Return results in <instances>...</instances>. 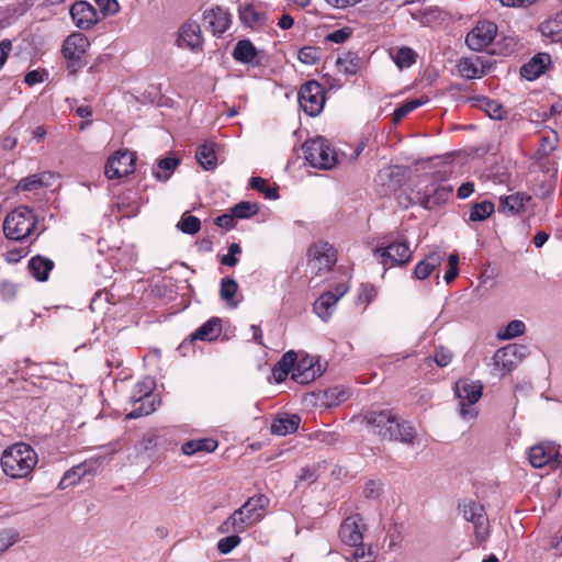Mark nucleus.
Here are the masks:
<instances>
[{"instance_id": "63", "label": "nucleus", "mask_w": 562, "mask_h": 562, "mask_svg": "<svg viewBox=\"0 0 562 562\" xmlns=\"http://www.w3.org/2000/svg\"><path fill=\"white\" fill-rule=\"evenodd\" d=\"M317 477L318 475L315 467H304L301 469L299 474V481L306 482L307 484L315 482Z\"/></svg>"}, {"instance_id": "12", "label": "nucleus", "mask_w": 562, "mask_h": 562, "mask_svg": "<svg viewBox=\"0 0 562 562\" xmlns=\"http://www.w3.org/2000/svg\"><path fill=\"white\" fill-rule=\"evenodd\" d=\"M497 25L490 21H483L470 31L465 43L470 49L481 52L486 48L495 38Z\"/></svg>"}, {"instance_id": "46", "label": "nucleus", "mask_w": 562, "mask_h": 562, "mask_svg": "<svg viewBox=\"0 0 562 562\" xmlns=\"http://www.w3.org/2000/svg\"><path fill=\"white\" fill-rule=\"evenodd\" d=\"M177 227L184 234L194 235L201 228V221L196 216L183 214Z\"/></svg>"}, {"instance_id": "47", "label": "nucleus", "mask_w": 562, "mask_h": 562, "mask_svg": "<svg viewBox=\"0 0 562 562\" xmlns=\"http://www.w3.org/2000/svg\"><path fill=\"white\" fill-rule=\"evenodd\" d=\"M426 100L422 99H415V100H408L401 104L398 108L395 109L393 113V120L394 122H400L403 120L408 113L416 110L420 105L425 104Z\"/></svg>"}, {"instance_id": "39", "label": "nucleus", "mask_w": 562, "mask_h": 562, "mask_svg": "<svg viewBox=\"0 0 562 562\" xmlns=\"http://www.w3.org/2000/svg\"><path fill=\"white\" fill-rule=\"evenodd\" d=\"M238 288V283L232 278H224L221 281L220 295L229 307L236 308L240 303V300H235Z\"/></svg>"}, {"instance_id": "1", "label": "nucleus", "mask_w": 562, "mask_h": 562, "mask_svg": "<svg viewBox=\"0 0 562 562\" xmlns=\"http://www.w3.org/2000/svg\"><path fill=\"white\" fill-rule=\"evenodd\" d=\"M362 418L370 430L382 440L413 445L416 439L414 427L407 422H400L389 409L369 411L362 415Z\"/></svg>"}, {"instance_id": "4", "label": "nucleus", "mask_w": 562, "mask_h": 562, "mask_svg": "<svg viewBox=\"0 0 562 562\" xmlns=\"http://www.w3.org/2000/svg\"><path fill=\"white\" fill-rule=\"evenodd\" d=\"M453 389L459 400V414L461 418L467 422L474 420L479 415L475 404L482 397L483 384L481 381L460 379L456 382Z\"/></svg>"}, {"instance_id": "26", "label": "nucleus", "mask_w": 562, "mask_h": 562, "mask_svg": "<svg viewBox=\"0 0 562 562\" xmlns=\"http://www.w3.org/2000/svg\"><path fill=\"white\" fill-rule=\"evenodd\" d=\"M221 331L222 326L220 318L212 317L190 335V340L212 341L218 337Z\"/></svg>"}, {"instance_id": "27", "label": "nucleus", "mask_w": 562, "mask_h": 562, "mask_svg": "<svg viewBox=\"0 0 562 562\" xmlns=\"http://www.w3.org/2000/svg\"><path fill=\"white\" fill-rule=\"evenodd\" d=\"M337 303L338 300L337 296H334V292L326 291L314 302L313 311L324 322H328Z\"/></svg>"}, {"instance_id": "35", "label": "nucleus", "mask_w": 562, "mask_h": 562, "mask_svg": "<svg viewBox=\"0 0 562 562\" xmlns=\"http://www.w3.org/2000/svg\"><path fill=\"white\" fill-rule=\"evenodd\" d=\"M233 57L243 64H252L257 57V49L249 40H240L234 47Z\"/></svg>"}, {"instance_id": "13", "label": "nucleus", "mask_w": 562, "mask_h": 562, "mask_svg": "<svg viewBox=\"0 0 562 562\" xmlns=\"http://www.w3.org/2000/svg\"><path fill=\"white\" fill-rule=\"evenodd\" d=\"M364 525L359 514L348 516L342 520L339 528L340 540L350 547H357L363 541Z\"/></svg>"}, {"instance_id": "58", "label": "nucleus", "mask_w": 562, "mask_h": 562, "mask_svg": "<svg viewBox=\"0 0 562 562\" xmlns=\"http://www.w3.org/2000/svg\"><path fill=\"white\" fill-rule=\"evenodd\" d=\"M241 252L238 244L233 243L228 247V252L221 258V263L227 267H235L238 263L237 255Z\"/></svg>"}, {"instance_id": "22", "label": "nucleus", "mask_w": 562, "mask_h": 562, "mask_svg": "<svg viewBox=\"0 0 562 562\" xmlns=\"http://www.w3.org/2000/svg\"><path fill=\"white\" fill-rule=\"evenodd\" d=\"M453 189L451 186L427 187L423 199V206L432 209L436 205L447 203L452 196Z\"/></svg>"}, {"instance_id": "18", "label": "nucleus", "mask_w": 562, "mask_h": 562, "mask_svg": "<svg viewBox=\"0 0 562 562\" xmlns=\"http://www.w3.org/2000/svg\"><path fill=\"white\" fill-rule=\"evenodd\" d=\"M89 47V41L82 33H72L63 43L61 53L67 60H80Z\"/></svg>"}, {"instance_id": "16", "label": "nucleus", "mask_w": 562, "mask_h": 562, "mask_svg": "<svg viewBox=\"0 0 562 562\" xmlns=\"http://www.w3.org/2000/svg\"><path fill=\"white\" fill-rule=\"evenodd\" d=\"M446 252L439 248L431 250L423 260H420L413 270V278L416 280H426L445 261Z\"/></svg>"}, {"instance_id": "57", "label": "nucleus", "mask_w": 562, "mask_h": 562, "mask_svg": "<svg viewBox=\"0 0 562 562\" xmlns=\"http://www.w3.org/2000/svg\"><path fill=\"white\" fill-rule=\"evenodd\" d=\"M43 186V181L40 175H32L23 178L18 183V190L21 191H33Z\"/></svg>"}, {"instance_id": "21", "label": "nucleus", "mask_w": 562, "mask_h": 562, "mask_svg": "<svg viewBox=\"0 0 562 562\" xmlns=\"http://www.w3.org/2000/svg\"><path fill=\"white\" fill-rule=\"evenodd\" d=\"M255 525L256 524L250 518H248L246 512L239 507L221 524L218 530L222 533H241Z\"/></svg>"}, {"instance_id": "23", "label": "nucleus", "mask_w": 562, "mask_h": 562, "mask_svg": "<svg viewBox=\"0 0 562 562\" xmlns=\"http://www.w3.org/2000/svg\"><path fill=\"white\" fill-rule=\"evenodd\" d=\"M55 263L52 259L36 255L29 260L27 269L32 277L38 282H45L54 269Z\"/></svg>"}, {"instance_id": "34", "label": "nucleus", "mask_w": 562, "mask_h": 562, "mask_svg": "<svg viewBox=\"0 0 562 562\" xmlns=\"http://www.w3.org/2000/svg\"><path fill=\"white\" fill-rule=\"evenodd\" d=\"M218 443L213 438L193 439L184 442L181 447L183 454L192 456L196 452H213Z\"/></svg>"}, {"instance_id": "15", "label": "nucleus", "mask_w": 562, "mask_h": 562, "mask_svg": "<svg viewBox=\"0 0 562 562\" xmlns=\"http://www.w3.org/2000/svg\"><path fill=\"white\" fill-rule=\"evenodd\" d=\"M559 457V446L554 442H540L532 446L528 452V459L533 468L541 469L550 463H555Z\"/></svg>"}, {"instance_id": "64", "label": "nucleus", "mask_w": 562, "mask_h": 562, "mask_svg": "<svg viewBox=\"0 0 562 562\" xmlns=\"http://www.w3.org/2000/svg\"><path fill=\"white\" fill-rule=\"evenodd\" d=\"M236 216L231 211V214H222L215 218V225L225 229H232L235 226Z\"/></svg>"}, {"instance_id": "49", "label": "nucleus", "mask_w": 562, "mask_h": 562, "mask_svg": "<svg viewBox=\"0 0 562 562\" xmlns=\"http://www.w3.org/2000/svg\"><path fill=\"white\" fill-rule=\"evenodd\" d=\"M236 218H249L256 215L259 211L258 205L256 203L250 202H239L231 210Z\"/></svg>"}, {"instance_id": "3", "label": "nucleus", "mask_w": 562, "mask_h": 562, "mask_svg": "<svg viewBox=\"0 0 562 562\" xmlns=\"http://www.w3.org/2000/svg\"><path fill=\"white\" fill-rule=\"evenodd\" d=\"M37 228V216L27 206H18L3 221V234L9 240L20 244H33L41 232Z\"/></svg>"}, {"instance_id": "59", "label": "nucleus", "mask_w": 562, "mask_h": 562, "mask_svg": "<svg viewBox=\"0 0 562 562\" xmlns=\"http://www.w3.org/2000/svg\"><path fill=\"white\" fill-rule=\"evenodd\" d=\"M350 35H351V30L349 27H342V29H338V30L327 34L325 40L327 42L341 44L346 40H348Z\"/></svg>"}, {"instance_id": "5", "label": "nucleus", "mask_w": 562, "mask_h": 562, "mask_svg": "<svg viewBox=\"0 0 562 562\" xmlns=\"http://www.w3.org/2000/svg\"><path fill=\"white\" fill-rule=\"evenodd\" d=\"M305 160L314 168L330 169L337 162V156L328 140L322 136L307 139L302 146Z\"/></svg>"}, {"instance_id": "17", "label": "nucleus", "mask_w": 562, "mask_h": 562, "mask_svg": "<svg viewBox=\"0 0 562 562\" xmlns=\"http://www.w3.org/2000/svg\"><path fill=\"white\" fill-rule=\"evenodd\" d=\"M70 15L74 24L81 30H89L97 23V12L86 1H78L70 8Z\"/></svg>"}, {"instance_id": "32", "label": "nucleus", "mask_w": 562, "mask_h": 562, "mask_svg": "<svg viewBox=\"0 0 562 562\" xmlns=\"http://www.w3.org/2000/svg\"><path fill=\"white\" fill-rule=\"evenodd\" d=\"M180 165V159L175 156L164 157L157 160L153 168V176L160 181H167Z\"/></svg>"}, {"instance_id": "20", "label": "nucleus", "mask_w": 562, "mask_h": 562, "mask_svg": "<svg viewBox=\"0 0 562 562\" xmlns=\"http://www.w3.org/2000/svg\"><path fill=\"white\" fill-rule=\"evenodd\" d=\"M551 64V56L547 53L536 54L528 63L520 68V75L532 81L539 78Z\"/></svg>"}, {"instance_id": "61", "label": "nucleus", "mask_w": 562, "mask_h": 562, "mask_svg": "<svg viewBox=\"0 0 562 562\" xmlns=\"http://www.w3.org/2000/svg\"><path fill=\"white\" fill-rule=\"evenodd\" d=\"M155 411V406L151 402H143L137 408L133 409L127 417L138 418L151 414Z\"/></svg>"}, {"instance_id": "25", "label": "nucleus", "mask_w": 562, "mask_h": 562, "mask_svg": "<svg viewBox=\"0 0 562 562\" xmlns=\"http://www.w3.org/2000/svg\"><path fill=\"white\" fill-rule=\"evenodd\" d=\"M530 201V196L526 193H515L499 198L498 212L507 215H516L520 213L526 203Z\"/></svg>"}, {"instance_id": "48", "label": "nucleus", "mask_w": 562, "mask_h": 562, "mask_svg": "<svg viewBox=\"0 0 562 562\" xmlns=\"http://www.w3.org/2000/svg\"><path fill=\"white\" fill-rule=\"evenodd\" d=\"M481 106L484 108L486 114L494 120H502L505 114V110L501 103L495 100L484 98L481 100Z\"/></svg>"}, {"instance_id": "62", "label": "nucleus", "mask_w": 562, "mask_h": 562, "mask_svg": "<svg viewBox=\"0 0 562 562\" xmlns=\"http://www.w3.org/2000/svg\"><path fill=\"white\" fill-rule=\"evenodd\" d=\"M296 359H297V356L294 351H292V350L288 351L282 356L280 361L278 362V366L288 371H291V370L293 371V368L297 362Z\"/></svg>"}, {"instance_id": "60", "label": "nucleus", "mask_w": 562, "mask_h": 562, "mask_svg": "<svg viewBox=\"0 0 562 562\" xmlns=\"http://www.w3.org/2000/svg\"><path fill=\"white\" fill-rule=\"evenodd\" d=\"M99 9L104 14H115L120 11V4L117 0H94Z\"/></svg>"}, {"instance_id": "45", "label": "nucleus", "mask_w": 562, "mask_h": 562, "mask_svg": "<svg viewBox=\"0 0 562 562\" xmlns=\"http://www.w3.org/2000/svg\"><path fill=\"white\" fill-rule=\"evenodd\" d=\"M322 57L321 48L315 46H304L300 48L297 58L302 64L312 66L319 61Z\"/></svg>"}, {"instance_id": "2", "label": "nucleus", "mask_w": 562, "mask_h": 562, "mask_svg": "<svg viewBox=\"0 0 562 562\" xmlns=\"http://www.w3.org/2000/svg\"><path fill=\"white\" fill-rule=\"evenodd\" d=\"M38 462L36 451L25 442H16L5 448L0 458L3 473L12 479H25Z\"/></svg>"}, {"instance_id": "29", "label": "nucleus", "mask_w": 562, "mask_h": 562, "mask_svg": "<svg viewBox=\"0 0 562 562\" xmlns=\"http://www.w3.org/2000/svg\"><path fill=\"white\" fill-rule=\"evenodd\" d=\"M239 19L246 26L257 27L266 23L265 12L258 11L252 3H245L239 7Z\"/></svg>"}, {"instance_id": "54", "label": "nucleus", "mask_w": 562, "mask_h": 562, "mask_svg": "<svg viewBox=\"0 0 562 562\" xmlns=\"http://www.w3.org/2000/svg\"><path fill=\"white\" fill-rule=\"evenodd\" d=\"M453 353L452 351L443 346L436 348L432 360L440 368H445L452 361Z\"/></svg>"}, {"instance_id": "7", "label": "nucleus", "mask_w": 562, "mask_h": 562, "mask_svg": "<svg viewBox=\"0 0 562 562\" xmlns=\"http://www.w3.org/2000/svg\"><path fill=\"white\" fill-rule=\"evenodd\" d=\"M374 256L386 270L407 265L412 259L413 251L405 240H395L376 247Z\"/></svg>"}, {"instance_id": "30", "label": "nucleus", "mask_w": 562, "mask_h": 562, "mask_svg": "<svg viewBox=\"0 0 562 562\" xmlns=\"http://www.w3.org/2000/svg\"><path fill=\"white\" fill-rule=\"evenodd\" d=\"M458 70L460 75L465 79L481 78L485 74L483 63L479 57H464L460 59L458 63Z\"/></svg>"}, {"instance_id": "14", "label": "nucleus", "mask_w": 562, "mask_h": 562, "mask_svg": "<svg viewBox=\"0 0 562 562\" xmlns=\"http://www.w3.org/2000/svg\"><path fill=\"white\" fill-rule=\"evenodd\" d=\"M323 373L321 363L311 356L300 359L293 368L292 379L300 384H308Z\"/></svg>"}, {"instance_id": "9", "label": "nucleus", "mask_w": 562, "mask_h": 562, "mask_svg": "<svg viewBox=\"0 0 562 562\" xmlns=\"http://www.w3.org/2000/svg\"><path fill=\"white\" fill-rule=\"evenodd\" d=\"M406 169L401 166H385L379 170L374 178L375 192L380 196H387L396 192L405 182Z\"/></svg>"}, {"instance_id": "11", "label": "nucleus", "mask_w": 562, "mask_h": 562, "mask_svg": "<svg viewBox=\"0 0 562 562\" xmlns=\"http://www.w3.org/2000/svg\"><path fill=\"white\" fill-rule=\"evenodd\" d=\"M135 157L128 150H117L109 157L104 173L108 179H121L134 172Z\"/></svg>"}, {"instance_id": "51", "label": "nucleus", "mask_w": 562, "mask_h": 562, "mask_svg": "<svg viewBox=\"0 0 562 562\" xmlns=\"http://www.w3.org/2000/svg\"><path fill=\"white\" fill-rule=\"evenodd\" d=\"M378 291L374 285L364 283L361 284L358 290L357 300L359 303L364 304V306H368L375 297H376Z\"/></svg>"}, {"instance_id": "40", "label": "nucleus", "mask_w": 562, "mask_h": 562, "mask_svg": "<svg viewBox=\"0 0 562 562\" xmlns=\"http://www.w3.org/2000/svg\"><path fill=\"white\" fill-rule=\"evenodd\" d=\"M392 60L400 69L412 67L416 63L417 54L407 46L396 48L390 53Z\"/></svg>"}, {"instance_id": "10", "label": "nucleus", "mask_w": 562, "mask_h": 562, "mask_svg": "<svg viewBox=\"0 0 562 562\" xmlns=\"http://www.w3.org/2000/svg\"><path fill=\"white\" fill-rule=\"evenodd\" d=\"M459 507L463 517L473 522L474 535L479 543L484 542L490 536V524L484 507L471 499L463 501Z\"/></svg>"}, {"instance_id": "41", "label": "nucleus", "mask_w": 562, "mask_h": 562, "mask_svg": "<svg viewBox=\"0 0 562 562\" xmlns=\"http://www.w3.org/2000/svg\"><path fill=\"white\" fill-rule=\"evenodd\" d=\"M495 206L491 201H482L473 204L470 210L469 220L472 222H482L494 213Z\"/></svg>"}, {"instance_id": "52", "label": "nucleus", "mask_w": 562, "mask_h": 562, "mask_svg": "<svg viewBox=\"0 0 562 562\" xmlns=\"http://www.w3.org/2000/svg\"><path fill=\"white\" fill-rule=\"evenodd\" d=\"M240 541L241 539L238 536V533L234 532L233 535L220 539V541L217 542V550L222 554H228L240 543Z\"/></svg>"}, {"instance_id": "19", "label": "nucleus", "mask_w": 562, "mask_h": 562, "mask_svg": "<svg viewBox=\"0 0 562 562\" xmlns=\"http://www.w3.org/2000/svg\"><path fill=\"white\" fill-rule=\"evenodd\" d=\"M177 43L180 47H187L192 50L200 49L203 43L200 25L194 21L186 22L179 29Z\"/></svg>"}, {"instance_id": "31", "label": "nucleus", "mask_w": 562, "mask_h": 562, "mask_svg": "<svg viewBox=\"0 0 562 562\" xmlns=\"http://www.w3.org/2000/svg\"><path fill=\"white\" fill-rule=\"evenodd\" d=\"M205 19L214 34H223L231 26L229 14L221 8L212 9Z\"/></svg>"}, {"instance_id": "6", "label": "nucleus", "mask_w": 562, "mask_h": 562, "mask_svg": "<svg viewBox=\"0 0 562 562\" xmlns=\"http://www.w3.org/2000/svg\"><path fill=\"white\" fill-rule=\"evenodd\" d=\"M307 270L313 276H323L333 270L337 262V252L327 241L314 243L307 251Z\"/></svg>"}, {"instance_id": "42", "label": "nucleus", "mask_w": 562, "mask_h": 562, "mask_svg": "<svg viewBox=\"0 0 562 562\" xmlns=\"http://www.w3.org/2000/svg\"><path fill=\"white\" fill-rule=\"evenodd\" d=\"M87 473L86 464H79L68 470L61 477L58 486L65 490L71 485H75L80 479Z\"/></svg>"}, {"instance_id": "8", "label": "nucleus", "mask_w": 562, "mask_h": 562, "mask_svg": "<svg viewBox=\"0 0 562 562\" xmlns=\"http://www.w3.org/2000/svg\"><path fill=\"white\" fill-rule=\"evenodd\" d=\"M299 104L308 116H317L326 102L325 89L316 80H308L301 86L297 94Z\"/></svg>"}, {"instance_id": "33", "label": "nucleus", "mask_w": 562, "mask_h": 562, "mask_svg": "<svg viewBox=\"0 0 562 562\" xmlns=\"http://www.w3.org/2000/svg\"><path fill=\"white\" fill-rule=\"evenodd\" d=\"M195 158L204 170H214L217 166V157L214 143H204L195 151Z\"/></svg>"}, {"instance_id": "43", "label": "nucleus", "mask_w": 562, "mask_h": 562, "mask_svg": "<svg viewBox=\"0 0 562 562\" xmlns=\"http://www.w3.org/2000/svg\"><path fill=\"white\" fill-rule=\"evenodd\" d=\"M251 189L261 192L269 200H277L279 192L277 187H269L267 180L261 177H252L250 179Z\"/></svg>"}, {"instance_id": "44", "label": "nucleus", "mask_w": 562, "mask_h": 562, "mask_svg": "<svg viewBox=\"0 0 562 562\" xmlns=\"http://www.w3.org/2000/svg\"><path fill=\"white\" fill-rule=\"evenodd\" d=\"M558 142L559 138L555 132H551V134L547 136H541L539 147L536 153L537 157L541 159L550 155L555 149Z\"/></svg>"}, {"instance_id": "38", "label": "nucleus", "mask_w": 562, "mask_h": 562, "mask_svg": "<svg viewBox=\"0 0 562 562\" xmlns=\"http://www.w3.org/2000/svg\"><path fill=\"white\" fill-rule=\"evenodd\" d=\"M361 59L357 53L348 52L337 58L338 70L347 76H352L360 69Z\"/></svg>"}, {"instance_id": "37", "label": "nucleus", "mask_w": 562, "mask_h": 562, "mask_svg": "<svg viewBox=\"0 0 562 562\" xmlns=\"http://www.w3.org/2000/svg\"><path fill=\"white\" fill-rule=\"evenodd\" d=\"M543 36L551 38L552 42H559L562 38V11L555 16L542 22L539 26Z\"/></svg>"}, {"instance_id": "50", "label": "nucleus", "mask_w": 562, "mask_h": 562, "mask_svg": "<svg viewBox=\"0 0 562 562\" xmlns=\"http://www.w3.org/2000/svg\"><path fill=\"white\" fill-rule=\"evenodd\" d=\"M19 539V532L14 529L0 531V555L7 552Z\"/></svg>"}, {"instance_id": "24", "label": "nucleus", "mask_w": 562, "mask_h": 562, "mask_svg": "<svg viewBox=\"0 0 562 562\" xmlns=\"http://www.w3.org/2000/svg\"><path fill=\"white\" fill-rule=\"evenodd\" d=\"M268 505L269 498L263 494H257L249 497L240 508L246 512L248 518H250L255 524H258L263 519L265 510Z\"/></svg>"}, {"instance_id": "55", "label": "nucleus", "mask_w": 562, "mask_h": 562, "mask_svg": "<svg viewBox=\"0 0 562 562\" xmlns=\"http://www.w3.org/2000/svg\"><path fill=\"white\" fill-rule=\"evenodd\" d=\"M353 551L348 558L349 562H373V555L370 549H366L363 543L353 547Z\"/></svg>"}, {"instance_id": "36", "label": "nucleus", "mask_w": 562, "mask_h": 562, "mask_svg": "<svg viewBox=\"0 0 562 562\" xmlns=\"http://www.w3.org/2000/svg\"><path fill=\"white\" fill-rule=\"evenodd\" d=\"M525 346L512 345L507 346L503 349H499L495 355V361L497 364H501L508 370L512 369L513 361L510 358H522L526 353Z\"/></svg>"}, {"instance_id": "53", "label": "nucleus", "mask_w": 562, "mask_h": 562, "mask_svg": "<svg viewBox=\"0 0 562 562\" xmlns=\"http://www.w3.org/2000/svg\"><path fill=\"white\" fill-rule=\"evenodd\" d=\"M526 326L525 323L518 319L512 321L505 327L503 334H501L502 339H512L518 337L525 333Z\"/></svg>"}, {"instance_id": "28", "label": "nucleus", "mask_w": 562, "mask_h": 562, "mask_svg": "<svg viewBox=\"0 0 562 562\" xmlns=\"http://www.w3.org/2000/svg\"><path fill=\"white\" fill-rule=\"evenodd\" d=\"M301 424V417L296 414L284 415L273 419L271 432L277 436H286L297 430Z\"/></svg>"}, {"instance_id": "56", "label": "nucleus", "mask_w": 562, "mask_h": 562, "mask_svg": "<svg viewBox=\"0 0 562 562\" xmlns=\"http://www.w3.org/2000/svg\"><path fill=\"white\" fill-rule=\"evenodd\" d=\"M32 244H21L19 247L9 249L5 254V259L9 262H19L22 258L26 257L30 252Z\"/></svg>"}]
</instances>
